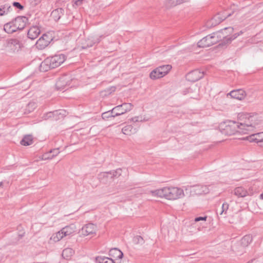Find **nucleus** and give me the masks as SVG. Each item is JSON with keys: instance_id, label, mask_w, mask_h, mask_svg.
Listing matches in <instances>:
<instances>
[{"instance_id": "21", "label": "nucleus", "mask_w": 263, "mask_h": 263, "mask_svg": "<svg viewBox=\"0 0 263 263\" xmlns=\"http://www.w3.org/2000/svg\"><path fill=\"white\" fill-rule=\"evenodd\" d=\"M4 29L7 33H12L17 31V28L14 24L13 21L10 22L4 25Z\"/></svg>"}, {"instance_id": "43", "label": "nucleus", "mask_w": 263, "mask_h": 263, "mask_svg": "<svg viewBox=\"0 0 263 263\" xmlns=\"http://www.w3.org/2000/svg\"><path fill=\"white\" fill-rule=\"evenodd\" d=\"M132 121L134 122H138L139 121V117H135L132 119Z\"/></svg>"}, {"instance_id": "36", "label": "nucleus", "mask_w": 263, "mask_h": 263, "mask_svg": "<svg viewBox=\"0 0 263 263\" xmlns=\"http://www.w3.org/2000/svg\"><path fill=\"white\" fill-rule=\"evenodd\" d=\"M189 0H168L171 6H175L187 2Z\"/></svg>"}, {"instance_id": "39", "label": "nucleus", "mask_w": 263, "mask_h": 263, "mask_svg": "<svg viewBox=\"0 0 263 263\" xmlns=\"http://www.w3.org/2000/svg\"><path fill=\"white\" fill-rule=\"evenodd\" d=\"M206 218H207L206 216L196 217L194 219L193 222H192V224H193L195 223L196 222H198V221H201V220L206 221Z\"/></svg>"}, {"instance_id": "2", "label": "nucleus", "mask_w": 263, "mask_h": 263, "mask_svg": "<svg viewBox=\"0 0 263 263\" xmlns=\"http://www.w3.org/2000/svg\"><path fill=\"white\" fill-rule=\"evenodd\" d=\"M152 196L164 198L170 200L182 198L185 196L183 189L176 186H166L155 191H151Z\"/></svg>"}, {"instance_id": "11", "label": "nucleus", "mask_w": 263, "mask_h": 263, "mask_svg": "<svg viewBox=\"0 0 263 263\" xmlns=\"http://www.w3.org/2000/svg\"><path fill=\"white\" fill-rule=\"evenodd\" d=\"M215 44V43L212 35V34H210L201 39L197 43V46L200 48H205L212 46Z\"/></svg>"}, {"instance_id": "30", "label": "nucleus", "mask_w": 263, "mask_h": 263, "mask_svg": "<svg viewBox=\"0 0 263 263\" xmlns=\"http://www.w3.org/2000/svg\"><path fill=\"white\" fill-rule=\"evenodd\" d=\"M65 78L63 77L60 78L56 83V88L58 90H62L65 88L67 83H65Z\"/></svg>"}, {"instance_id": "38", "label": "nucleus", "mask_w": 263, "mask_h": 263, "mask_svg": "<svg viewBox=\"0 0 263 263\" xmlns=\"http://www.w3.org/2000/svg\"><path fill=\"white\" fill-rule=\"evenodd\" d=\"M229 204L227 202H224L222 204L221 207V211L220 213V215H222L224 212H226L229 209Z\"/></svg>"}, {"instance_id": "32", "label": "nucleus", "mask_w": 263, "mask_h": 263, "mask_svg": "<svg viewBox=\"0 0 263 263\" xmlns=\"http://www.w3.org/2000/svg\"><path fill=\"white\" fill-rule=\"evenodd\" d=\"M98 178L101 181L105 183L107 181V178H110V174L108 173V172H101L99 174Z\"/></svg>"}, {"instance_id": "37", "label": "nucleus", "mask_w": 263, "mask_h": 263, "mask_svg": "<svg viewBox=\"0 0 263 263\" xmlns=\"http://www.w3.org/2000/svg\"><path fill=\"white\" fill-rule=\"evenodd\" d=\"M134 241L137 243L142 244L144 242V240L141 236H136L134 238Z\"/></svg>"}, {"instance_id": "3", "label": "nucleus", "mask_w": 263, "mask_h": 263, "mask_svg": "<svg viewBox=\"0 0 263 263\" xmlns=\"http://www.w3.org/2000/svg\"><path fill=\"white\" fill-rule=\"evenodd\" d=\"M66 60V56L63 54H55L53 56L47 58L40 64V70L45 72L50 69L59 67Z\"/></svg>"}, {"instance_id": "15", "label": "nucleus", "mask_w": 263, "mask_h": 263, "mask_svg": "<svg viewBox=\"0 0 263 263\" xmlns=\"http://www.w3.org/2000/svg\"><path fill=\"white\" fill-rule=\"evenodd\" d=\"M66 111L64 110H57L53 111H50L44 114L42 117L44 120H47L50 118H54L57 116H58V119L61 117H63L65 116Z\"/></svg>"}, {"instance_id": "31", "label": "nucleus", "mask_w": 263, "mask_h": 263, "mask_svg": "<svg viewBox=\"0 0 263 263\" xmlns=\"http://www.w3.org/2000/svg\"><path fill=\"white\" fill-rule=\"evenodd\" d=\"M64 237V235L62 232V231L61 230L59 231L58 232L53 234L50 239L51 240H53L54 242H57L60 241L61 239H62Z\"/></svg>"}, {"instance_id": "14", "label": "nucleus", "mask_w": 263, "mask_h": 263, "mask_svg": "<svg viewBox=\"0 0 263 263\" xmlns=\"http://www.w3.org/2000/svg\"><path fill=\"white\" fill-rule=\"evenodd\" d=\"M50 43V40L48 36L46 34H43L36 42V47L42 50L46 47Z\"/></svg>"}, {"instance_id": "13", "label": "nucleus", "mask_w": 263, "mask_h": 263, "mask_svg": "<svg viewBox=\"0 0 263 263\" xmlns=\"http://www.w3.org/2000/svg\"><path fill=\"white\" fill-rule=\"evenodd\" d=\"M12 21L15 28H17V30H22L26 26V23L28 22V18L26 16H18Z\"/></svg>"}, {"instance_id": "41", "label": "nucleus", "mask_w": 263, "mask_h": 263, "mask_svg": "<svg viewBox=\"0 0 263 263\" xmlns=\"http://www.w3.org/2000/svg\"><path fill=\"white\" fill-rule=\"evenodd\" d=\"M100 40H99L98 39H94L93 43H90V44H88L87 46H82V48L84 49V48H86L88 47H91V46H92L93 44H94L95 43H98L100 42Z\"/></svg>"}, {"instance_id": "6", "label": "nucleus", "mask_w": 263, "mask_h": 263, "mask_svg": "<svg viewBox=\"0 0 263 263\" xmlns=\"http://www.w3.org/2000/svg\"><path fill=\"white\" fill-rule=\"evenodd\" d=\"M172 68L170 64L160 66L150 73L149 77L153 80L162 78L168 73Z\"/></svg>"}, {"instance_id": "5", "label": "nucleus", "mask_w": 263, "mask_h": 263, "mask_svg": "<svg viewBox=\"0 0 263 263\" xmlns=\"http://www.w3.org/2000/svg\"><path fill=\"white\" fill-rule=\"evenodd\" d=\"M186 194H189L190 196L195 195H201L207 194L209 192V187L205 185H195L193 186H187L185 189Z\"/></svg>"}, {"instance_id": "29", "label": "nucleus", "mask_w": 263, "mask_h": 263, "mask_svg": "<svg viewBox=\"0 0 263 263\" xmlns=\"http://www.w3.org/2000/svg\"><path fill=\"white\" fill-rule=\"evenodd\" d=\"M74 254V251L69 248L65 249L62 252V256L66 259H69Z\"/></svg>"}, {"instance_id": "42", "label": "nucleus", "mask_w": 263, "mask_h": 263, "mask_svg": "<svg viewBox=\"0 0 263 263\" xmlns=\"http://www.w3.org/2000/svg\"><path fill=\"white\" fill-rule=\"evenodd\" d=\"M73 1L74 5L78 6L81 5L83 0H73Z\"/></svg>"}, {"instance_id": "25", "label": "nucleus", "mask_w": 263, "mask_h": 263, "mask_svg": "<svg viewBox=\"0 0 263 263\" xmlns=\"http://www.w3.org/2000/svg\"><path fill=\"white\" fill-rule=\"evenodd\" d=\"M234 194L238 197H244L247 195L248 192L242 187H237L234 189Z\"/></svg>"}, {"instance_id": "12", "label": "nucleus", "mask_w": 263, "mask_h": 263, "mask_svg": "<svg viewBox=\"0 0 263 263\" xmlns=\"http://www.w3.org/2000/svg\"><path fill=\"white\" fill-rule=\"evenodd\" d=\"M231 15V13H229L224 16H220L219 14L215 15L211 20L207 22L206 26L208 27H211L219 24L222 21L224 20L227 17Z\"/></svg>"}, {"instance_id": "8", "label": "nucleus", "mask_w": 263, "mask_h": 263, "mask_svg": "<svg viewBox=\"0 0 263 263\" xmlns=\"http://www.w3.org/2000/svg\"><path fill=\"white\" fill-rule=\"evenodd\" d=\"M204 72L199 69L194 70L189 72L186 76V79L191 82H196L202 78L204 76Z\"/></svg>"}, {"instance_id": "27", "label": "nucleus", "mask_w": 263, "mask_h": 263, "mask_svg": "<svg viewBox=\"0 0 263 263\" xmlns=\"http://www.w3.org/2000/svg\"><path fill=\"white\" fill-rule=\"evenodd\" d=\"M97 263H115L111 258L105 256H97L96 257Z\"/></svg>"}, {"instance_id": "46", "label": "nucleus", "mask_w": 263, "mask_h": 263, "mask_svg": "<svg viewBox=\"0 0 263 263\" xmlns=\"http://www.w3.org/2000/svg\"><path fill=\"white\" fill-rule=\"evenodd\" d=\"M260 199H263V193L260 194Z\"/></svg>"}, {"instance_id": "34", "label": "nucleus", "mask_w": 263, "mask_h": 263, "mask_svg": "<svg viewBox=\"0 0 263 263\" xmlns=\"http://www.w3.org/2000/svg\"><path fill=\"white\" fill-rule=\"evenodd\" d=\"M133 127L131 125H127L123 127L122 132L125 135H130L133 133Z\"/></svg>"}, {"instance_id": "26", "label": "nucleus", "mask_w": 263, "mask_h": 263, "mask_svg": "<svg viewBox=\"0 0 263 263\" xmlns=\"http://www.w3.org/2000/svg\"><path fill=\"white\" fill-rule=\"evenodd\" d=\"M252 236L250 235H247L243 236L240 241V245L243 248H245L252 242Z\"/></svg>"}, {"instance_id": "10", "label": "nucleus", "mask_w": 263, "mask_h": 263, "mask_svg": "<svg viewBox=\"0 0 263 263\" xmlns=\"http://www.w3.org/2000/svg\"><path fill=\"white\" fill-rule=\"evenodd\" d=\"M97 231V226L93 223H89L84 226L80 233L83 236H88L96 234Z\"/></svg>"}, {"instance_id": "23", "label": "nucleus", "mask_w": 263, "mask_h": 263, "mask_svg": "<svg viewBox=\"0 0 263 263\" xmlns=\"http://www.w3.org/2000/svg\"><path fill=\"white\" fill-rule=\"evenodd\" d=\"M63 9L58 8L52 11L51 17L55 21H58L63 15Z\"/></svg>"}, {"instance_id": "20", "label": "nucleus", "mask_w": 263, "mask_h": 263, "mask_svg": "<svg viewBox=\"0 0 263 263\" xmlns=\"http://www.w3.org/2000/svg\"><path fill=\"white\" fill-rule=\"evenodd\" d=\"M62 231L64 236H68L72 234L76 231V226L74 224H70L63 228Z\"/></svg>"}, {"instance_id": "28", "label": "nucleus", "mask_w": 263, "mask_h": 263, "mask_svg": "<svg viewBox=\"0 0 263 263\" xmlns=\"http://www.w3.org/2000/svg\"><path fill=\"white\" fill-rule=\"evenodd\" d=\"M33 143V138L31 135L25 136L21 141V144L24 146H28Z\"/></svg>"}, {"instance_id": "1", "label": "nucleus", "mask_w": 263, "mask_h": 263, "mask_svg": "<svg viewBox=\"0 0 263 263\" xmlns=\"http://www.w3.org/2000/svg\"><path fill=\"white\" fill-rule=\"evenodd\" d=\"M243 121L236 122L228 121L225 122L223 133L228 135H235L236 133L248 134L260 123L257 115L245 114L241 116Z\"/></svg>"}, {"instance_id": "40", "label": "nucleus", "mask_w": 263, "mask_h": 263, "mask_svg": "<svg viewBox=\"0 0 263 263\" xmlns=\"http://www.w3.org/2000/svg\"><path fill=\"white\" fill-rule=\"evenodd\" d=\"M12 5L20 10H23L24 9V6L22 5L19 2H13Z\"/></svg>"}, {"instance_id": "18", "label": "nucleus", "mask_w": 263, "mask_h": 263, "mask_svg": "<svg viewBox=\"0 0 263 263\" xmlns=\"http://www.w3.org/2000/svg\"><path fill=\"white\" fill-rule=\"evenodd\" d=\"M60 153L59 148H54L51 149L48 153L44 154L42 156V160L51 159L57 156Z\"/></svg>"}, {"instance_id": "9", "label": "nucleus", "mask_w": 263, "mask_h": 263, "mask_svg": "<svg viewBox=\"0 0 263 263\" xmlns=\"http://www.w3.org/2000/svg\"><path fill=\"white\" fill-rule=\"evenodd\" d=\"M22 46L21 42L16 39H10L7 41V47L14 52L20 50Z\"/></svg>"}, {"instance_id": "44", "label": "nucleus", "mask_w": 263, "mask_h": 263, "mask_svg": "<svg viewBox=\"0 0 263 263\" xmlns=\"http://www.w3.org/2000/svg\"><path fill=\"white\" fill-rule=\"evenodd\" d=\"M31 107L33 109L35 107V104L34 103H29L28 104V107Z\"/></svg>"}, {"instance_id": "7", "label": "nucleus", "mask_w": 263, "mask_h": 263, "mask_svg": "<svg viewBox=\"0 0 263 263\" xmlns=\"http://www.w3.org/2000/svg\"><path fill=\"white\" fill-rule=\"evenodd\" d=\"M133 107V105L132 104L129 103H124L114 107L112 108V111L115 112V116H118L130 111Z\"/></svg>"}, {"instance_id": "24", "label": "nucleus", "mask_w": 263, "mask_h": 263, "mask_svg": "<svg viewBox=\"0 0 263 263\" xmlns=\"http://www.w3.org/2000/svg\"><path fill=\"white\" fill-rule=\"evenodd\" d=\"M12 10V8L9 4L0 5V16L7 14Z\"/></svg>"}, {"instance_id": "4", "label": "nucleus", "mask_w": 263, "mask_h": 263, "mask_svg": "<svg viewBox=\"0 0 263 263\" xmlns=\"http://www.w3.org/2000/svg\"><path fill=\"white\" fill-rule=\"evenodd\" d=\"M233 31V28L232 27H226L223 29H221L220 30L213 32L212 34L213 39L215 41V44L220 41L222 39L226 38V40L229 41V42H231L232 40L235 39L237 36L241 34L243 32L240 31L238 33H235L231 36L228 37V33H232Z\"/></svg>"}, {"instance_id": "16", "label": "nucleus", "mask_w": 263, "mask_h": 263, "mask_svg": "<svg viewBox=\"0 0 263 263\" xmlns=\"http://www.w3.org/2000/svg\"><path fill=\"white\" fill-rule=\"evenodd\" d=\"M228 95H230L233 98L241 100L245 98L246 93L244 90L238 89L232 90L228 94Z\"/></svg>"}, {"instance_id": "22", "label": "nucleus", "mask_w": 263, "mask_h": 263, "mask_svg": "<svg viewBox=\"0 0 263 263\" xmlns=\"http://www.w3.org/2000/svg\"><path fill=\"white\" fill-rule=\"evenodd\" d=\"M109 255L115 258L121 259L123 256L122 251L117 248H112L109 251Z\"/></svg>"}, {"instance_id": "33", "label": "nucleus", "mask_w": 263, "mask_h": 263, "mask_svg": "<svg viewBox=\"0 0 263 263\" xmlns=\"http://www.w3.org/2000/svg\"><path fill=\"white\" fill-rule=\"evenodd\" d=\"M121 173L122 170L121 168H118L116 170L108 172V173L110 174V179L119 177L121 176Z\"/></svg>"}, {"instance_id": "19", "label": "nucleus", "mask_w": 263, "mask_h": 263, "mask_svg": "<svg viewBox=\"0 0 263 263\" xmlns=\"http://www.w3.org/2000/svg\"><path fill=\"white\" fill-rule=\"evenodd\" d=\"M248 139L250 142H257L259 145L261 141H262L263 140V132L251 134L250 137H248Z\"/></svg>"}, {"instance_id": "35", "label": "nucleus", "mask_w": 263, "mask_h": 263, "mask_svg": "<svg viewBox=\"0 0 263 263\" xmlns=\"http://www.w3.org/2000/svg\"><path fill=\"white\" fill-rule=\"evenodd\" d=\"M115 112L112 111V109L111 110L105 112L102 114V117L103 119H107L109 117H115Z\"/></svg>"}, {"instance_id": "17", "label": "nucleus", "mask_w": 263, "mask_h": 263, "mask_svg": "<svg viewBox=\"0 0 263 263\" xmlns=\"http://www.w3.org/2000/svg\"><path fill=\"white\" fill-rule=\"evenodd\" d=\"M40 33V29L36 26L31 27L28 31V37L31 39L34 40Z\"/></svg>"}, {"instance_id": "45", "label": "nucleus", "mask_w": 263, "mask_h": 263, "mask_svg": "<svg viewBox=\"0 0 263 263\" xmlns=\"http://www.w3.org/2000/svg\"><path fill=\"white\" fill-rule=\"evenodd\" d=\"M259 146L263 147V140H262V141H261V143H260Z\"/></svg>"}]
</instances>
